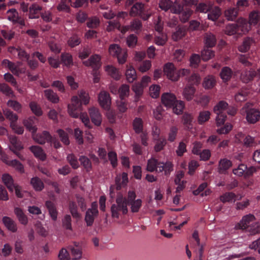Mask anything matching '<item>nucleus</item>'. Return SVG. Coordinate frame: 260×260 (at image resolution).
<instances>
[{
    "instance_id": "1",
    "label": "nucleus",
    "mask_w": 260,
    "mask_h": 260,
    "mask_svg": "<svg viewBox=\"0 0 260 260\" xmlns=\"http://www.w3.org/2000/svg\"><path fill=\"white\" fill-rule=\"evenodd\" d=\"M111 216L113 218L118 219L121 215L126 214L128 212L127 199L121 194H118L115 203L111 207Z\"/></svg>"
},
{
    "instance_id": "2",
    "label": "nucleus",
    "mask_w": 260,
    "mask_h": 260,
    "mask_svg": "<svg viewBox=\"0 0 260 260\" xmlns=\"http://www.w3.org/2000/svg\"><path fill=\"white\" fill-rule=\"evenodd\" d=\"M196 11L201 13H207L209 20L213 21L217 20L221 15V9L211 3H201L196 8Z\"/></svg>"
},
{
    "instance_id": "3",
    "label": "nucleus",
    "mask_w": 260,
    "mask_h": 260,
    "mask_svg": "<svg viewBox=\"0 0 260 260\" xmlns=\"http://www.w3.org/2000/svg\"><path fill=\"white\" fill-rule=\"evenodd\" d=\"M109 53L113 57H116L120 64H123L126 61L127 51L122 49L119 45L113 44L110 45L108 49Z\"/></svg>"
},
{
    "instance_id": "4",
    "label": "nucleus",
    "mask_w": 260,
    "mask_h": 260,
    "mask_svg": "<svg viewBox=\"0 0 260 260\" xmlns=\"http://www.w3.org/2000/svg\"><path fill=\"white\" fill-rule=\"evenodd\" d=\"M145 5L142 3L137 2L131 7L129 15L132 17L140 16L143 20H147L151 15V13L144 14Z\"/></svg>"
},
{
    "instance_id": "5",
    "label": "nucleus",
    "mask_w": 260,
    "mask_h": 260,
    "mask_svg": "<svg viewBox=\"0 0 260 260\" xmlns=\"http://www.w3.org/2000/svg\"><path fill=\"white\" fill-rule=\"evenodd\" d=\"M136 194L134 191H129L127 194V205L130 206L132 213H137L139 211L142 205V201L140 199L136 200Z\"/></svg>"
},
{
    "instance_id": "6",
    "label": "nucleus",
    "mask_w": 260,
    "mask_h": 260,
    "mask_svg": "<svg viewBox=\"0 0 260 260\" xmlns=\"http://www.w3.org/2000/svg\"><path fill=\"white\" fill-rule=\"evenodd\" d=\"M99 211L98 210V204L94 202L91 204V208H89L86 212L85 215V221L87 226H91L95 218L98 216Z\"/></svg>"
},
{
    "instance_id": "7",
    "label": "nucleus",
    "mask_w": 260,
    "mask_h": 260,
    "mask_svg": "<svg viewBox=\"0 0 260 260\" xmlns=\"http://www.w3.org/2000/svg\"><path fill=\"white\" fill-rule=\"evenodd\" d=\"M82 106V103L79 102L77 96H73L71 99V103L68 105V112L69 115L73 117L77 118L79 117L78 110H80Z\"/></svg>"
},
{
    "instance_id": "8",
    "label": "nucleus",
    "mask_w": 260,
    "mask_h": 260,
    "mask_svg": "<svg viewBox=\"0 0 260 260\" xmlns=\"http://www.w3.org/2000/svg\"><path fill=\"white\" fill-rule=\"evenodd\" d=\"M164 74L167 77L172 81L179 80V76L175 65L172 62H168L164 66L163 69Z\"/></svg>"
},
{
    "instance_id": "9",
    "label": "nucleus",
    "mask_w": 260,
    "mask_h": 260,
    "mask_svg": "<svg viewBox=\"0 0 260 260\" xmlns=\"http://www.w3.org/2000/svg\"><path fill=\"white\" fill-rule=\"evenodd\" d=\"M98 102L102 108L109 110L111 105V99L110 94L106 91H101L98 96Z\"/></svg>"
},
{
    "instance_id": "10",
    "label": "nucleus",
    "mask_w": 260,
    "mask_h": 260,
    "mask_svg": "<svg viewBox=\"0 0 260 260\" xmlns=\"http://www.w3.org/2000/svg\"><path fill=\"white\" fill-rule=\"evenodd\" d=\"M241 112H246V120L248 123H255L259 120L260 118V113L255 109H251L247 111L246 108L243 107L241 110Z\"/></svg>"
},
{
    "instance_id": "11",
    "label": "nucleus",
    "mask_w": 260,
    "mask_h": 260,
    "mask_svg": "<svg viewBox=\"0 0 260 260\" xmlns=\"http://www.w3.org/2000/svg\"><path fill=\"white\" fill-rule=\"evenodd\" d=\"M88 113L92 122L96 126L100 125L102 121V117L99 109L98 108L92 107L89 108Z\"/></svg>"
},
{
    "instance_id": "12",
    "label": "nucleus",
    "mask_w": 260,
    "mask_h": 260,
    "mask_svg": "<svg viewBox=\"0 0 260 260\" xmlns=\"http://www.w3.org/2000/svg\"><path fill=\"white\" fill-rule=\"evenodd\" d=\"M255 221V216L251 214L244 216L240 220L239 225L242 229H249Z\"/></svg>"
},
{
    "instance_id": "13",
    "label": "nucleus",
    "mask_w": 260,
    "mask_h": 260,
    "mask_svg": "<svg viewBox=\"0 0 260 260\" xmlns=\"http://www.w3.org/2000/svg\"><path fill=\"white\" fill-rule=\"evenodd\" d=\"M161 102L167 107L171 108L176 102V96L172 93L166 92L162 94Z\"/></svg>"
},
{
    "instance_id": "14",
    "label": "nucleus",
    "mask_w": 260,
    "mask_h": 260,
    "mask_svg": "<svg viewBox=\"0 0 260 260\" xmlns=\"http://www.w3.org/2000/svg\"><path fill=\"white\" fill-rule=\"evenodd\" d=\"M125 76L128 83H133L137 79L136 71L132 64L126 65Z\"/></svg>"
},
{
    "instance_id": "15",
    "label": "nucleus",
    "mask_w": 260,
    "mask_h": 260,
    "mask_svg": "<svg viewBox=\"0 0 260 260\" xmlns=\"http://www.w3.org/2000/svg\"><path fill=\"white\" fill-rule=\"evenodd\" d=\"M101 57L99 55L94 54L90 56L88 60L84 61L83 63L87 67L97 68L101 66Z\"/></svg>"
},
{
    "instance_id": "16",
    "label": "nucleus",
    "mask_w": 260,
    "mask_h": 260,
    "mask_svg": "<svg viewBox=\"0 0 260 260\" xmlns=\"http://www.w3.org/2000/svg\"><path fill=\"white\" fill-rule=\"evenodd\" d=\"M232 162L226 158L221 159L219 161L218 170L220 174H226L227 171L232 167Z\"/></svg>"
},
{
    "instance_id": "17",
    "label": "nucleus",
    "mask_w": 260,
    "mask_h": 260,
    "mask_svg": "<svg viewBox=\"0 0 260 260\" xmlns=\"http://www.w3.org/2000/svg\"><path fill=\"white\" fill-rule=\"evenodd\" d=\"M32 137L36 142L40 144H43L46 141H50L51 139L50 135L47 131H44L42 134H32Z\"/></svg>"
},
{
    "instance_id": "18",
    "label": "nucleus",
    "mask_w": 260,
    "mask_h": 260,
    "mask_svg": "<svg viewBox=\"0 0 260 260\" xmlns=\"http://www.w3.org/2000/svg\"><path fill=\"white\" fill-rule=\"evenodd\" d=\"M237 27L238 30H241L243 34L248 32L251 29V25L244 18H239L237 21Z\"/></svg>"
},
{
    "instance_id": "19",
    "label": "nucleus",
    "mask_w": 260,
    "mask_h": 260,
    "mask_svg": "<svg viewBox=\"0 0 260 260\" xmlns=\"http://www.w3.org/2000/svg\"><path fill=\"white\" fill-rule=\"evenodd\" d=\"M144 87L139 82H135L132 86V91L135 93V100L139 101L144 93Z\"/></svg>"
},
{
    "instance_id": "20",
    "label": "nucleus",
    "mask_w": 260,
    "mask_h": 260,
    "mask_svg": "<svg viewBox=\"0 0 260 260\" xmlns=\"http://www.w3.org/2000/svg\"><path fill=\"white\" fill-rule=\"evenodd\" d=\"M196 88L192 85H186L183 90L182 95L187 101H191L194 97Z\"/></svg>"
},
{
    "instance_id": "21",
    "label": "nucleus",
    "mask_w": 260,
    "mask_h": 260,
    "mask_svg": "<svg viewBox=\"0 0 260 260\" xmlns=\"http://www.w3.org/2000/svg\"><path fill=\"white\" fill-rule=\"evenodd\" d=\"M238 15V9L236 8L229 7L224 11V16L228 21H234Z\"/></svg>"
},
{
    "instance_id": "22",
    "label": "nucleus",
    "mask_w": 260,
    "mask_h": 260,
    "mask_svg": "<svg viewBox=\"0 0 260 260\" xmlns=\"http://www.w3.org/2000/svg\"><path fill=\"white\" fill-rule=\"evenodd\" d=\"M216 84L215 78L212 75H208L204 78L202 86L205 89H210L213 88Z\"/></svg>"
},
{
    "instance_id": "23",
    "label": "nucleus",
    "mask_w": 260,
    "mask_h": 260,
    "mask_svg": "<svg viewBox=\"0 0 260 260\" xmlns=\"http://www.w3.org/2000/svg\"><path fill=\"white\" fill-rule=\"evenodd\" d=\"M105 70L107 74L115 80L120 79L121 75L119 70L112 65H107L105 67Z\"/></svg>"
},
{
    "instance_id": "24",
    "label": "nucleus",
    "mask_w": 260,
    "mask_h": 260,
    "mask_svg": "<svg viewBox=\"0 0 260 260\" xmlns=\"http://www.w3.org/2000/svg\"><path fill=\"white\" fill-rule=\"evenodd\" d=\"M45 205V207L48 210L49 215L52 219L54 221H56L57 219L58 212L54 204L50 201H47Z\"/></svg>"
},
{
    "instance_id": "25",
    "label": "nucleus",
    "mask_w": 260,
    "mask_h": 260,
    "mask_svg": "<svg viewBox=\"0 0 260 260\" xmlns=\"http://www.w3.org/2000/svg\"><path fill=\"white\" fill-rule=\"evenodd\" d=\"M3 183L7 187L10 191H12L14 188L16 193V186L14 185V180L12 177L8 174H5L2 176Z\"/></svg>"
},
{
    "instance_id": "26",
    "label": "nucleus",
    "mask_w": 260,
    "mask_h": 260,
    "mask_svg": "<svg viewBox=\"0 0 260 260\" xmlns=\"http://www.w3.org/2000/svg\"><path fill=\"white\" fill-rule=\"evenodd\" d=\"M4 113L6 117L10 120L11 122V127L14 131V132H16V116L13 114V112L11 111L9 109H6L4 111Z\"/></svg>"
},
{
    "instance_id": "27",
    "label": "nucleus",
    "mask_w": 260,
    "mask_h": 260,
    "mask_svg": "<svg viewBox=\"0 0 260 260\" xmlns=\"http://www.w3.org/2000/svg\"><path fill=\"white\" fill-rule=\"evenodd\" d=\"M260 20V12L254 10L248 16V22L251 25H255Z\"/></svg>"
},
{
    "instance_id": "28",
    "label": "nucleus",
    "mask_w": 260,
    "mask_h": 260,
    "mask_svg": "<svg viewBox=\"0 0 260 260\" xmlns=\"http://www.w3.org/2000/svg\"><path fill=\"white\" fill-rule=\"evenodd\" d=\"M29 149L36 157H38L42 160L46 159V154L40 147L38 146H32L29 148Z\"/></svg>"
},
{
    "instance_id": "29",
    "label": "nucleus",
    "mask_w": 260,
    "mask_h": 260,
    "mask_svg": "<svg viewBox=\"0 0 260 260\" xmlns=\"http://www.w3.org/2000/svg\"><path fill=\"white\" fill-rule=\"evenodd\" d=\"M45 98L53 103H57L59 101V97L56 93L51 89H46L44 91Z\"/></svg>"
},
{
    "instance_id": "30",
    "label": "nucleus",
    "mask_w": 260,
    "mask_h": 260,
    "mask_svg": "<svg viewBox=\"0 0 260 260\" xmlns=\"http://www.w3.org/2000/svg\"><path fill=\"white\" fill-rule=\"evenodd\" d=\"M159 162H158L157 160L154 158L149 159L147 161L146 167L147 171L150 172L154 171L158 172V166H159Z\"/></svg>"
},
{
    "instance_id": "31",
    "label": "nucleus",
    "mask_w": 260,
    "mask_h": 260,
    "mask_svg": "<svg viewBox=\"0 0 260 260\" xmlns=\"http://www.w3.org/2000/svg\"><path fill=\"white\" fill-rule=\"evenodd\" d=\"M228 104L226 102L221 101L216 105L214 108L213 111L216 114H224L223 113L228 108Z\"/></svg>"
},
{
    "instance_id": "32",
    "label": "nucleus",
    "mask_w": 260,
    "mask_h": 260,
    "mask_svg": "<svg viewBox=\"0 0 260 260\" xmlns=\"http://www.w3.org/2000/svg\"><path fill=\"white\" fill-rule=\"evenodd\" d=\"M232 74V70L228 67H225L222 69L220 76L223 82H226L231 79Z\"/></svg>"
},
{
    "instance_id": "33",
    "label": "nucleus",
    "mask_w": 260,
    "mask_h": 260,
    "mask_svg": "<svg viewBox=\"0 0 260 260\" xmlns=\"http://www.w3.org/2000/svg\"><path fill=\"white\" fill-rule=\"evenodd\" d=\"M160 87L157 84H152L149 88V95L153 99L159 97L160 94Z\"/></svg>"
},
{
    "instance_id": "34",
    "label": "nucleus",
    "mask_w": 260,
    "mask_h": 260,
    "mask_svg": "<svg viewBox=\"0 0 260 260\" xmlns=\"http://www.w3.org/2000/svg\"><path fill=\"white\" fill-rule=\"evenodd\" d=\"M255 76H256V72L253 70H250L242 73L241 79L243 82L247 83L251 81Z\"/></svg>"
},
{
    "instance_id": "35",
    "label": "nucleus",
    "mask_w": 260,
    "mask_h": 260,
    "mask_svg": "<svg viewBox=\"0 0 260 260\" xmlns=\"http://www.w3.org/2000/svg\"><path fill=\"white\" fill-rule=\"evenodd\" d=\"M69 208L73 218L79 219L81 217V215L78 211L77 206L75 202L70 201L69 205Z\"/></svg>"
},
{
    "instance_id": "36",
    "label": "nucleus",
    "mask_w": 260,
    "mask_h": 260,
    "mask_svg": "<svg viewBox=\"0 0 260 260\" xmlns=\"http://www.w3.org/2000/svg\"><path fill=\"white\" fill-rule=\"evenodd\" d=\"M158 168V172H165L166 175H168L170 172L172 171L173 165L171 162H166L165 164L164 162H159Z\"/></svg>"
},
{
    "instance_id": "37",
    "label": "nucleus",
    "mask_w": 260,
    "mask_h": 260,
    "mask_svg": "<svg viewBox=\"0 0 260 260\" xmlns=\"http://www.w3.org/2000/svg\"><path fill=\"white\" fill-rule=\"evenodd\" d=\"M62 63L67 67H70L73 65V57L71 54L64 53L61 55Z\"/></svg>"
},
{
    "instance_id": "38",
    "label": "nucleus",
    "mask_w": 260,
    "mask_h": 260,
    "mask_svg": "<svg viewBox=\"0 0 260 260\" xmlns=\"http://www.w3.org/2000/svg\"><path fill=\"white\" fill-rule=\"evenodd\" d=\"M133 128L135 132L137 134H140L143 132V122L141 118H136L133 121Z\"/></svg>"
},
{
    "instance_id": "39",
    "label": "nucleus",
    "mask_w": 260,
    "mask_h": 260,
    "mask_svg": "<svg viewBox=\"0 0 260 260\" xmlns=\"http://www.w3.org/2000/svg\"><path fill=\"white\" fill-rule=\"evenodd\" d=\"M30 183L34 189L36 191H41L44 187L43 182L38 177L32 178Z\"/></svg>"
},
{
    "instance_id": "40",
    "label": "nucleus",
    "mask_w": 260,
    "mask_h": 260,
    "mask_svg": "<svg viewBox=\"0 0 260 260\" xmlns=\"http://www.w3.org/2000/svg\"><path fill=\"white\" fill-rule=\"evenodd\" d=\"M129 86L126 84L121 85L118 89L119 97L121 99L128 97L129 94Z\"/></svg>"
},
{
    "instance_id": "41",
    "label": "nucleus",
    "mask_w": 260,
    "mask_h": 260,
    "mask_svg": "<svg viewBox=\"0 0 260 260\" xmlns=\"http://www.w3.org/2000/svg\"><path fill=\"white\" fill-rule=\"evenodd\" d=\"M0 91L9 98L15 97L14 92L12 91L11 88L5 83L0 84Z\"/></svg>"
},
{
    "instance_id": "42",
    "label": "nucleus",
    "mask_w": 260,
    "mask_h": 260,
    "mask_svg": "<svg viewBox=\"0 0 260 260\" xmlns=\"http://www.w3.org/2000/svg\"><path fill=\"white\" fill-rule=\"evenodd\" d=\"M3 222L5 226L9 230L13 232H15V222L11 219L10 217L5 216L3 218Z\"/></svg>"
},
{
    "instance_id": "43",
    "label": "nucleus",
    "mask_w": 260,
    "mask_h": 260,
    "mask_svg": "<svg viewBox=\"0 0 260 260\" xmlns=\"http://www.w3.org/2000/svg\"><path fill=\"white\" fill-rule=\"evenodd\" d=\"M205 42L208 47H213L216 43L215 37L211 33H207L205 36Z\"/></svg>"
},
{
    "instance_id": "44",
    "label": "nucleus",
    "mask_w": 260,
    "mask_h": 260,
    "mask_svg": "<svg viewBox=\"0 0 260 260\" xmlns=\"http://www.w3.org/2000/svg\"><path fill=\"white\" fill-rule=\"evenodd\" d=\"M172 107L174 113L177 115L181 114L182 113L184 108V103L182 101L176 100V102H175V103Z\"/></svg>"
},
{
    "instance_id": "45",
    "label": "nucleus",
    "mask_w": 260,
    "mask_h": 260,
    "mask_svg": "<svg viewBox=\"0 0 260 260\" xmlns=\"http://www.w3.org/2000/svg\"><path fill=\"white\" fill-rule=\"evenodd\" d=\"M214 56V52L208 48H205L201 52V57L204 61H208Z\"/></svg>"
},
{
    "instance_id": "46",
    "label": "nucleus",
    "mask_w": 260,
    "mask_h": 260,
    "mask_svg": "<svg viewBox=\"0 0 260 260\" xmlns=\"http://www.w3.org/2000/svg\"><path fill=\"white\" fill-rule=\"evenodd\" d=\"M185 29L183 28L178 27L176 31L172 35V39L175 41H177L181 39L185 35Z\"/></svg>"
},
{
    "instance_id": "47",
    "label": "nucleus",
    "mask_w": 260,
    "mask_h": 260,
    "mask_svg": "<svg viewBox=\"0 0 260 260\" xmlns=\"http://www.w3.org/2000/svg\"><path fill=\"white\" fill-rule=\"evenodd\" d=\"M211 113L209 111H203L199 113L198 120L200 124H203L207 121L210 117Z\"/></svg>"
},
{
    "instance_id": "48",
    "label": "nucleus",
    "mask_w": 260,
    "mask_h": 260,
    "mask_svg": "<svg viewBox=\"0 0 260 260\" xmlns=\"http://www.w3.org/2000/svg\"><path fill=\"white\" fill-rule=\"evenodd\" d=\"M30 108L32 113L37 116H42L43 111L41 107L36 102H31L29 104Z\"/></svg>"
},
{
    "instance_id": "49",
    "label": "nucleus",
    "mask_w": 260,
    "mask_h": 260,
    "mask_svg": "<svg viewBox=\"0 0 260 260\" xmlns=\"http://www.w3.org/2000/svg\"><path fill=\"white\" fill-rule=\"evenodd\" d=\"M35 119V117H33L25 120L23 121L24 125L31 134L36 133L37 131V127L33 125V119Z\"/></svg>"
},
{
    "instance_id": "50",
    "label": "nucleus",
    "mask_w": 260,
    "mask_h": 260,
    "mask_svg": "<svg viewBox=\"0 0 260 260\" xmlns=\"http://www.w3.org/2000/svg\"><path fill=\"white\" fill-rule=\"evenodd\" d=\"M41 10V7L36 4H34L29 8V18L30 19L38 18V16H36L35 15L38 14Z\"/></svg>"
},
{
    "instance_id": "51",
    "label": "nucleus",
    "mask_w": 260,
    "mask_h": 260,
    "mask_svg": "<svg viewBox=\"0 0 260 260\" xmlns=\"http://www.w3.org/2000/svg\"><path fill=\"white\" fill-rule=\"evenodd\" d=\"M252 43V40L250 38L245 39L242 44L238 47L239 50L241 52L247 51Z\"/></svg>"
},
{
    "instance_id": "52",
    "label": "nucleus",
    "mask_w": 260,
    "mask_h": 260,
    "mask_svg": "<svg viewBox=\"0 0 260 260\" xmlns=\"http://www.w3.org/2000/svg\"><path fill=\"white\" fill-rule=\"evenodd\" d=\"M151 62L150 60H146L143 61L139 66L138 70L142 73L148 71L151 68Z\"/></svg>"
},
{
    "instance_id": "53",
    "label": "nucleus",
    "mask_w": 260,
    "mask_h": 260,
    "mask_svg": "<svg viewBox=\"0 0 260 260\" xmlns=\"http://www.w3.org/2000/svg\"><path fill=\"white\" fill-rule=\"evenodd\" d=\"M74 137L78 144L82 145L83 144V132L79 128H76L74 129Z\"/></svg>"
},
{
    "instance_id": "54",
    "label": "nucleus",
    "mask_w": 260,
    "mask_h": 260,
    "mask_svg": "<svg viewBox=\"0 0 260 260\" xmlns=\"http://www.w3.org/2000/svg\"><path fill=\"white\" fill-rule=\"evenodd\" d=\"M116 106L120 113H124L127 110L126 102L123 101V99L117 100L116 102Z\"/></svg>"
},
{
    "instance_id": "55",
    "label": "nucleus",
    "mask_w": 260,
    "mask_h": 260,
    "mask_svg": "<svg viewBox=\"0 0 260 260\" xmlns=\"http://www.w3.org/2000/svg\"><path fill=\"white\" fill-rule=\"evenodd\" d=\"M247 170V166L244 164H241L239 166L233 170V173L238 176L244 175L245 177V172Z\"/></svg>"
},
{
    "instance_id": "56",
    "label": "nucleus",
    "mask_w": 260,
    "mask_h": 260,
    "mask_svg": "<svg viewBox=\"0 0 260 260\" xmlns=\"http://www.w3.org/2000/svg\"><path fill=\"white\" fill-rule=\"evenodd\" d=\"M61 142L65 145H68L70 144V140L68 135L63 130L59 129L57 131Z\"/></svg>"
},
{
    "instance_id": "57",
    "label": "nucleus",
    "mask_w": 260,
    "mask_h": 260,
    "mask_svg": "<svg viewBox=\"0 0 260 260\" xmlns=\"http://www.w3.org/2000/svg\"><path fill=\"white\" fill-rule=\"evenodd\" d=\"M72 219L70 215H66L62 220L63 227L68 230L72 231Z\"/></svg>"
},
{
    "instance_id": "58",
    "label": "nucleus",
    "mask_w": 260,
    "mask_h": 260,
    "mask_svg": "<svg viewBox=\"0 0 260 260\" xmlns=\"http://www.w3.org/2000/svg\"><path fill=\"white\" fill-rule=\"evenodd\" d=\"M71 2L72 0H61L60 4L57 6V9L59 11L68 12L70 10L69 5Z\"/></svg>"
},
{
    "instance_id": "59",
    "label": "nucleus",
    "mask_w": 260,
    "mask_h": 260,
    "mask_svg": "<svg viewBox=\"0 0 260 260\" xmlns=\"http://www.w3.org/2000/svg\"><path fill=\"white\" fill-rule=\"evenodd\" d=\"M185 54L184 50L182 49L176 50L173 54V59L175 61L180 62L183 59Z\"/></svg>"
},
{
    "instance_id": "60",
    "label": "nucleus",
    "mask_w": 260,
    "mask_h": 260,
    "mask_svg": "<svg viewBox=\"0 0 260 260\" xmlns=\"http://www.w3.org/2000/svg\"><path fill=\"white\" fill-rule=\"evenodd\" d=\"M200 56L199 54H193L189 58L190 66L196 68L200 62Z\"/></svg>"
},
{
    "instance_id": "61",
    "label": "nucleus",
    "mask_w": 260,
    "mask_h": 260,
    "mask_svg": "<svg viewBox=\"0 0 260 260\" xmlns=\"http://www.w3.org/2000/svg\"><path fill=\"white\" fill-rule=\"evenodd\" d=\"M130 27L132 31L137 32L142 29V24L140 20L135 19L131 22Z\"/></svg>"
},
{
    "instance_id": "62",
    "label": "nucleus",
    "mask_w": 260,
    "mask_h": 260,
    "mask_svg": "<svg viewBox=\"0 0 260 260\" xmlns=\"http://www.w3.org/2000/svg\"><path fill=\"white\" fill-rule=\"evenodd\" d=\"M168 40L167 35L165 34H159L155 38V43L157 45H164Z\"/></svg>"
},
{
    "instance_id": "63",
    "label": "nucleus",
    "mask_w": 260,
    "mask_h": 260,
    "mask_svg": "<svg viewBox=\"0 0 260 260\" xmlns=\"http://www.w3.org/2000/svg\"><path fill=\"white\" fill-rule=\"evenodd\" d=\"M201 81V77L198 74L194 73L192 74L188 79V82L190 84V85H198Z\"/></svg>"
},
{
    "instance_id": "64",
    "label": "nucleus",
    "mask_w": 260,
    "mask_h": 260,
    "mask_svg": "<svg viewBox=\"0 0 260 260\" xmlns=\"http://www.w3.org/2000/svg\"><path fill=\"white\" fill-rule=\"evenodd\" d=\"M236 195L233 192H226L220 197V200L223 202L235 201Z\"/></svg>"
}]
</instances>
